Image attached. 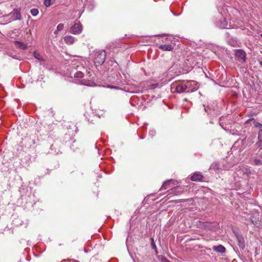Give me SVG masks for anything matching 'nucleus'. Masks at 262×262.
I'll list each match as a JSON object with an SVG mask.
<instances>
[{
  "instance_id": "nucleus-19",
  "label": "nucleus",
  "mask_w": 262,
  "mask_h": 262,
  "mask_svg": "<svg viewBox=\"0 0 262 262\" xmlns=\"http://www.w3.org/2000/svg\"><path fill=\"white\" fill-rule=\"evenodd\" d=\"M210 169L214 170H222V168L221 167L220 164L217 162L213 163L210 167Z\"/></svg>"
},
{
  "instance_id": "nucleus-25",
  "label": "nucleus",
  "mask_w": 262,
  "mask_h": 262,
  "mask_svg": "<svg viewBox=\"0 0 262 262\" xmlns=\"http://www.w3.org/2000/svg\"><path fill=\"white\" fill-rule=\"evenodd\" d=\"M55 2V0H45L44 4L46 7H49L54 4Z\"/></svg>"
},
{
  "instance_id": "nucleus-30",
  "label": "nucleus",
  "mask_w": 262,
  "mask_h": 262,
  "mask_svg": "<svg viewBox=\"0 0 262 262\" xmlns=\"http://www.w3.org/2000/svg\"><path fill=\"white\" fill-rule=\"evenodd\" d=\"M110 88H111V86H109ZM111 88H115V89H116L117 87L116 86H111Z\"/></svg>"
},
{
  "instance_id": "nucleus-29",
  "label": "nucleus",
  "mask_w": 262,
  "mask_h": 262,
  "mask_svg": "<svg viewBox=\"0 0 262 262\" xmlns=\"http://www.w3.org/2000/svg\"><path fill=\"white\" fill-rule=\"evenodd\" d=\"M172 192H174V193H176V194H178V193H180V191H178V192H177V193H176V192H175V191H175V190H172Z\"/></svg>"
},
{
  "instance_id": "nucleus-3",
  "label": "nucleus",
  "mask_w": 262,
  "mask_h": 262,
  "mask_svg": "<svg viewBox=\"0 0 262 262\" xmlns=\"http://www.w3.org/2000/svg\"><path fill=\"white\" fill-rule=\"evenodd\" d=\"M106 53L104 50H98L94 51V61L95 64L101 65L105 61Z\"/></svg>"
},
{
  "instance_id": "nucleus-10",
  "label": "nucleus",
  "mask_w": 262,
  "mask_h": 262,
  "mask_svg": "<svg viewBox=\"0 0 262 262\" xmlns=\"http://www.w3.org/2000/svg\"><path fill=\"white\" fill-rule=\"evenodd\" d=\"M82 31V26L80 24H75L71 28L70 32L74 34H79Z\"/></svg>"
},
{
  "instance_id": "nucleus-26",
  "label": "nucleus",
  "mask_w": 262,
  "mask_h": 262,
  "mask_svg": "<svg viewBox=\"0 0 262 262\" xmlns=\"http://www.w3.org/2000/svg\"><path fill=\"white\" fill-rule=\"evenodd\" d=\"M30 12L33 16H35L38 14L39 12L37 9H32L30 10Z\"/></svg>"
},
{
  "instance_id": "nucleus-28",
  "label": "nucleus",
  "mask_w": 262,
  "mask_h": 262,
  "mask_svg": "<svg viewBox=\"0 0 262 262\" xmlns=\"http://www.w3.org/2000/svg\"><path fill=\"white\" fill-rule=\"evenodd\" d=\"M156 132L154 130H150L149 131V135L152 137L155 135Z\"/></svg>"
},
{
  "instance_id": "nucleus-27",
  "label": "nucleus",
  "mask_w": 262,
  "mask_h": 262,
  "mask_svg": "<svg viewBox=\"0 0 262 262\" xmlns=\"http://www.w3.org/2000/svg\"><path fill=\"white\" fill-rule=\"evenodd\" d=\"M151 246L152 248L153 249H156L157 247H156V244H155V243L154 242V238H151Z\"/></svg>"
},
{
  "instance_id": "nucleus-17",
  "label": "nucleus",
  "mask_w": 262,
  "mask_h": 262,
  "mask_svg": "<svg viewBox=\"0 0 262 262\" xmlns=\"http://www.w3.org/2000/svg\"><path fill=\"white\" fill-rule=\"evenodd\" d=\"M213 250L214 251L220 253H223L225 252L226 249L225 248L221 245H220L219 246H214L212 248Z\"/></svg>"
},
{
  "instance_id": "nucleus-7",
  "label": "nucleus",
  "mask_w": 262,
  "mask_h": 262,
  "mask_svg": "<svg viewBox=\"0 0 262 262\" xmlns=\"http://www.w3.org/2000/svg\"><path fill=\"white\" fill-rule=\"evenodd\" d=\"M215 24L217 27L221 29L228 28V24L222 13H220L217 16L215 21Z\"/></svg>"
},
{
  "instance_id": "nucleus-18",
  "label": "nucleus",
  "mask_w": 262,
  "mask_h": 262,
  "mask_svg": "<svg viewBox=\"0 0 262 262\" xmlns=\"http://www.w3.org/2000/svg\"><path fill=\"white\" fill-rule=\"evenodd\" d=\"M159 48L160 49V50H162L163 51H172V49H173V47H172L171 45H160L159 47Z\"/></svg>"
},
{
  "instance_id": "nucleus-11",
  "label": "nucleus",
  "mask_w": 262,
  "mask_h": 262,
  "mask_svg": "<svg viewBox=\"0 0 262 262\" xmlns=\"http://www.w3.org/2000/svg\"><path fill=\"white\" fill-rule=\"evenodd\" d=\"M246 53L242 50H237L235 51V57L238 60L245 62L246 60Z\"/></svg>"
},
{
  "instance_id": "nucleus-12",
  "label": "nucleus",
  "mask_w": 262,
  "mask_h": 262,
  "mask_svg": "<svg viewBox=\"0 0 262 262\" xmlns=\"http://www.w3.org/2000/svg\"><path fill=\"white\" fill-rule=\"evenodd\" d=\"M236 239L238 241V244L239 248L242 249H244L245 245V240L244 237L239 233L235 234Z\"/></svg>"
},
{
  "instance_id": "nucleus-2",
  "label": "nucleus",
  "mask_w": 262,
  "mask_h": 262,
  "mask_svg": "<svg viewBox=\"0 0 262 262\" xmlns=\"http://www.w3.org/2000/svg\"><path fill=\"white\" fill-rule=\"evenodd\" d=\"M171 90L173 92H176L178 93H188L187 92L186 81L177 82L172 83L171 85Z\"/></svg>"
},
{
  "instance_id": "nucleus-21",
  "label": "nucleus",
  "mask_w": 262,
  "mask_h": 262,
  "mask_svg": "<svg viewBox=\"0 0 262 262\" xmlns=\"http://www.w3.org/2000/svg\"><path fill=\"white\" fill-rule=\"evenodd\" d=\"M252 164L255 166H261L262 165V160L257 158H254L252 162Z\"/></svg>"
},
{
  "instance_id": "nucleus-13",
  "label": "nucleus",
  "mask_w": 262,
  "mask_h": 262,
  "mask_svg": "<svg viewBox=\"0 0 262 262\" xmlns=\"http://www.w3.org/2000/svg\"><path fill=\"white\" fill-rule=\"evenodd\" d=\"M203 179V176L200 172H195L191 176L190 179L192 181H201Z\"/></svg>"
},
{
  "instance_id": "nucleus-31",
  "label": "nucleus",
  "mask_w": 262,
  "mask_h": 262,
  "mask_svg": "<svg viewBox=\"0 0 262 262\" xmlns=\"http://www.w3.org/2000/svg\"><path fill=\"white\" fill-rule=\"evenodd\" d=\"M223 169L225 170H228V168L227 167L224 168Z\"/></svg>"
},
{
  "instance_id": "nucleus-8",
  "label": "nucleus",
  "mask_w": 262,
  "mask_h": 262,
  "mask_svg": "<svg viewBox=\"0 0 262 262\" xmlns=\"http://www.w3.org/2000/svg\"><path fill=\"white\" fill-rule=\"evenodd\" d=\"M187 92L191 93L196 91L199 88L198 83L193 80H187L186 81Z\"/></svg>"
},
{
  "instance_id": "nucleus-24",
  "label": "nucleus",
  "mask_w": 262,
  "mask_h": 262,
  "mask_svg": "<svg viewBox=\"0 0 262 262\" xmlns=\"http://www.w3.org/2000/svg\"><path fill=\"white\" fill-rule=\"evenodd\" d=\"M207 227L209 229L211 230H215L216 229L219 228V225L216 223L213 224V225H212L211 224H209Z\"/></svg>"
},
{
  "instance_id": "nucleus-5",
  "label": "nucleus",
  "mask_w": 262,
  "mask_h": 262,
  "mask_svg": "<svg viewBox=\"0 0 262 262\" xmlns=\"http://www.w3.org/2000/svg\"><path fill=\"white\" fill-rule=\"evenodd\" d=\"M4 17L6 18H8L7 20L8 21V22L21 19L20 11L18 9H14L9 14Z\"/></svg>"
},
{
  "instance_id": "nucleus-14",
  "label": "nucleus",
  "mask_w": 262,
  "mask_h": 262,
  "mask_svg": "<svg viewBox=\"0 0 262 262\" xmlns=\"http://www.w3.org/2000/svg\"><path fill=\"white\" fill-rule=\"evenodd\" d=\"M252 123L253 125L257 128H259V130L262 129V124L260 123L259 122L256 121L254 118H250L247 120L246 122V123L249 124Z\"/></svg>"
},
{
  "instance_id": "nucleus-32",
  "label": "nucleus",
  "mask_w": 262,
  "mask_h": 262,
  "mask_svg": "<svg viewBox=\"0 0 262 262\" xmlns=\"http://www.w3.org/2000/svg\"><path fill=\"white\" fill-rule=\"evenodd\" d=\"M260 36L262 37V33L260 34Z\"/></svg>"
},
{
  "instance_id": "nucleus-16",
  "label": "nucleus",
  "mask_w": 262,
  "mask_h": 262,
  "mask_svg": "<svg viewBox=\"0 0 262 262\" xmlns=\"http://www.w3.org/2000/svg\"><path fill=\"white\" fill-rule=\"evenodd\" d=\"M258 141L256 143L255 146L257 147L262 148V128L260 129L258 133Z\"/></svg>"
},
{
  "instance_id": "nucleus-15",
  "label": "nucleus",
  "mask_w": 262,
  "mask_h": 262,
  "mask_svg": "<svg viewBox=\"0 0 262 262\" xmlns=\"http://www.w3.org/2000/svg\"><path fill=\"white\" fill-rule=\"evenodd\" d=\"M64 42L68 45H72L76 41V38L71 35H67L63 38Z\"/></svg>"
},
{
  "instance_id": "nucleus-6",
  "label": "nucleus",
  "mask_w": 262,
  "mask_h": 262,
  "mask_svg": "<svg viewBox=\"0 0 262 262\" xmlns=\"http://www.w3.org/2000/svg\"><path fill=\"white\" fill-rule=\"evenodd\" d=\"M261 220L259 212L257 211H253L250 217L251 222L256 227H261Z\"/></svg>"
},
{
  "instance_id": "nucleus-9",
  "label": "nucleus",
  "mask_w": 262,
  "mask_h": 262,
  "mask_svg": "<svg viewBox=\"0 0 262 262\" xmlns=\"http://www.w3.org/2000/svg\"><path fill=\"white\" fill-rule=\"evenodd\" d=\"M177 184V182L172 179H170L169 180L165 181L163 185L162 186L161 189V190H166L167 189H172L173 187H174Z\"/></svg>"
},
{
  "instance_id": "nucleus-23",
  "label": "nucleus",
  "mask_w": 262,
  "mask_h": 262,
  "mask_svg": "<svg viewBox=\"0 0 262 262\" xmlns=\"http://www.w3.org/2000/svg\"><path fill=\"white\" fill-rule=\"evenodd\" d=\"M64 28V25L63 24H59L57 26L56 30L54 32L55 34H57L58 32L62 30Z\"/></svg>"
},
{
  "instance_id": "nucleus-20",
  "label": "nucleus",
  "mask_w": 262,
  "mask_h": 262,
  "mask_svg": "<svg viewBox=\"0 0 262 262\" xmlns=\"http://www.w3.org/2000/svg\"><path fill=\"white\" fill-rule=\"evenodd\" d=\"M15 45L16 47H18V48L21 49H27V46L26 44L24 43L23 42L18 41H15L14 42Z\"/></svg>"
},
{
  "instance_id": "nucleus-1",
  "label": "nucleus",
  "mask_w": 262,
  "mask_h": 262,
  "mask_svg": "<svg viewBox=\"0 0 262 262\" xmlns=\"http://www.w3.org/2000/svg\"><path fill=\"white\" fill-rule=\"evenodd\" d=\"M70 76L75 78L79 79L80 84L87 86H91L90 82L92 80L89 79L90 75V72H88L86 69L82 65L70 67Z\"/></svg>"
},
{
  "instance_id": "nucleus-22",
  "label": "nucleus",
  "mask_w": 262,
  "mask_h": 262,
  "mask_svg": "<svg viewBox=\"0 0 262 262\" xmlns=\"http://www.w3.org/2000/svg\"><path fill=\"white\" fill-rule=\"evenodd\" d=\"M33 55H34V57L36 59H38V60H39V61H43V58H42V56L38 52L34 51L33 52Z\"/></svg>"
},
{
  "instance_id": "nucleus-4",
  "label": "nucleus",
  "mask_w": 262,
  "mask_h": 262,
  "mask_svg": "<svg viewBox=\"0 0 262 262\" xmlns=\"http://www.w3.org/2000/svg\"><path fill=\"white\" fill-rule=\"evenodd\" d=\"M252 174L251 169L247 167L242 166L236 168L235 175L239 177H249Z\"/></svg>"
}]
</instances>
